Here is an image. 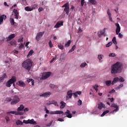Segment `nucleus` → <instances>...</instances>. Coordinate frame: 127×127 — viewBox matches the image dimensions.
Masks as SVG:
<instances>
[{"label":"nucleus","instance_id":"obj_1","mask_svg":"<svg viewBox=\"0 0 127 127\" xmlns=\"http://www.w3.org/2000/svg\"><path fill=\"white\" fill-rule=\"evenodd\" d=\"M123 67V64L119 62L113 64L111 66V74H118V73H121Z\"/></svg>","mask_w":127,"mask_h":127},{"label":"nucleus","instance_id":"obj_2","mask_svg":"<svg viewBox=\"0 0 127 127\" xmlns=\"http://www.w3.org/2000/svg\"><path fill=\"white\" fill-rule=\"evenodd\" d=\"M22 67L29 72L31 69V67H32V61L31 60L29 59L24 61L22 64Z\"/></svg>","mask_w":127,"mask_h":127},{"label":"nucleus","instance_id":"obj_3","mask_svg":"<svg viewBox=\"0 0 127 127\" xmlns=\"http://www.w3.org/2000/svg\"><path fill=\"white\" fill-rule=\"evenodd\" d=\"M20 102V98L17 95H15L13 96V99L11 102V105H16L17 103Z\"/></svg>","mask_w":127,"mask_h":127},{"label":"nucleus","instance_id":"obj_4","mask_svg":"<svg viewBox=\"0 0 127 127\" xmlns=\"http://www.w3.org/2000/svg\"><path fill=\"white\" fill-rule=\"evenodd\" d=\"M15 82H16V78L15 76H12L11 79H10L6 83V87H10L11 86V84L12 83H14Z\"/></svg>","mask_w":127,"mask_h":127},{"label":"nucleus","instance_id":"obj_5","mask_svg":"<svg viewBox=\"0 0 127 127\" xmlns=\"http://www.w3.org/2000/svg\"><path fill=\"white\" fill-rule=\"evenodd\" d=\"M62 7H64V11L66 13V14L68 15L70 11V8H69V2H66L62 6Z\"/></svg>","mask_w":127,"mask_h":127},{"label":"nucleus","instance_id":"obj_6","mask_svg":"<svg viewBox=\"0 0 127 127\" xmlns=\"http://www.w3.org/2000/svg\"><path fill=\"white\" fill-rule=\"evenodd\" d=\"M51 74H52L51 72H45L42 74L41 79H42V80H45L46 79H47V78H49V77H50Z\"/></svg>","mask_w":127,"mask_h":127},{"label":"nucleus","instance_id":"obj_7","mask_svg":"<svg viewBox=\"0 0 127 127\" xmlns=\"http://www.w3.org/2000/svg\"><path fill=\"white\" fill-rule=\"evenodd\" d=\"M45 32V31H43L37 33L36 37V40H37V41H39V40L41 39V37L43 36V34H44Z\"/></svg>","mask_w":127,"mask_h":127},{"label":"nucleus","instance_id":"obj_8","mask_svg":"<svg viewBox=\"0 0 127 127\" xmlns=\"http://www.w3.org/2000/svg\"><path fill=\"white\" fill-rule=\"evenodd\" d=\"M110 107H111V108H115V109H116L111 112V114H114V113H116V112H118V111H119V106L116 104H112Z\"/></svg>","mask_w":127,"mask_h":127},{"label":"nucleus","instance_id":"obj_9","mask_svg":"<svg viewBox=\"0 0 127 127\" xmlns=\"http://www.w3.org/2000/svg\"><path fill=\"white\" fill-rule=\"evenodd\" d=\"M72 96H73V93H72V90H68L67 92V94L65 96L66 100H68L69 99L72 98Z\"/></svg>","mask_w":127,"mask_h":127},{"label":"nucleus","instance_id":"obj_10","mask_svg":"<svg viewBox=\"0 0 127 127\" xmlns=\"http://www.w3.org/2000/svg\"><path fill=\"white\" fill-rule=\"evenodd\" d=\"M116 26V32L117 35H119V33L121 32V27L120 26V24L119 23H115Z\"/></svg>","mask_w":127,"mask_h":127},{"label":"nucleus","instance_id":"obj_11","mask_svg":"<svg viewBox=\"0 0 127 127\" xmlns=\"http://www.w3.org/2000/svg\"><path fill=\"white\" fill-rule=\"evenodd\" d=\"M51 95V92H47L40 95V97H44V98H48V97H50Z\"/></svg>","mask_w":127,"mask_h":127},{"label":"nucleus","instance_id":"obj_12","mask_svg":"<svg viewBox=\"0 0 127 127\" xmlns=\"http://www.w3.org/2000/svg\"><path fill=\"white\" fill-rule=\"evenodd\" d=\"M3 19L4 20L6 19V15L5 14L0 15V24H2V22H3Z\"/></svg>","mask_w":127,"mask_h":127},{"label":"nucleus","instance_id":"obj_13","mask_svg":"<svg viewBox=\"0 0 127 127\" xmlns=\"http://www.w3.org/2000/svg\"><path fill=\"white\" fill-rule=\"evenodd\" d=\"M13 12L14 13L15 18H16V19H18V16L19 15V13H18V11H17V9H14Z\"/></svg>","mask_w":127,"mask_h":127},{"label":"nucleus","instance_id":"obj_14","mask_svg":"<svg viewBox=\"0 0 127 127\" xmlns=\"http://www.w3.org/2000/svg\"><path fill=\"white\" fill-rule=\"evenodd\" d=\"M63 25V22L62 21H58L57 24L55 25V28H59L61 26Z\"/></svg>","mask_w":127,"mask_h":127},{"label":"nucleus","instance_id":"obj_15","mask_svg":"<svg viewBox=\"0 0 127 127\" xmlns=\"http://www.w3.org/2000/svg\"><path fill=\"white\" fill-rule=\"evenodd\" d=\"M103 108L105 109L106 108V106L105 105V104H104V103L100 102L98 104V108L99 109V110H102Z\"/></svg>","mask_w":127,"mask_h":127},{"label":"nucleus","instance_id":"obj_16","mask_svg":"<svg viewBox=\"0 0 127 127\" xmlns=\"http://www.w3.org/2000/svg\"><path fill=\"white\" fill-rule=\"evenodd\" d=\"M14 37H15V35L14 34H11V35H9L7 38L6 41H10L11 39H13Z\"/></svg>","mask_w":127,"mask_h":127},{"label":"nucleus","instance_id":"obj_17","mask_svg":"<svg viewBox=\"0 0 127 127\" xmlns=\"http://www.w3.org/2000/svg\"><path fill=\"white\" fill-rule=\"evenodd\" d=\"M7 114H12V115H23V113H18L17 112H15V111H10V112H7Z\"/></svg>","mask_w":127,"mask_h":127},{"label":"nucleus","instance_id":"obj_18","mask_svg":"<svg viewBox=\"0 0 127 127\" xmlns=\"http://www.w3.org/2000/svg\"><path fill=\"white\" fill-rule=\"evenodd\" d=\"M106 32V28H105L102 31H100V33L98 32V37H102V35H103L104 33H105Z\"/></svg>","mask_w":127,"mask_h":127},{"label":"nucleus","instance_id":"obj_19","mask_svg":"<svg viewBox=\"0 0 127 127\" xmlns=\"http://www.w3.org/2000/svg\"><path fill=\"white\" fill-rule=\"evenodd\" d=\"M51 115H54V114H56V115H61L64 114V112L63 111H55V112H51Z\"/></svg>","mask_w":127,"mask_h":127},{"label":"nucleus","instance_id":"obj_20","mask_svg":"<svg viewBox=\"0 0 127 127\" xmlns=\"http://www.w3.org/2000/svg\"><path fill=\"white\" fill-rule=\"evenodd\" d=\"M18 83L19 84L18 85L20 87H25V86L26 85L25 83H24V82L22 81V80H19L18 81Z\"/></svg>","mask_w":127,"mask_h":127},{"label":"nucleus","instance_id":"obj_21","mask_svg":"<svg viewBox=\"0 0 127 127\" xmlns=\"http://www.w3.org/2000/svg\"><path fill=\"white\" fill-rule=\"evenodd\" d=\"M60 104V109H64L65 107H66V103L64 102V101H61Z\"/></svg>","mask_w":127,"mask_h":127},{"label":"nucleus","instance_id":"obj_22","mask_svg":"<svg viewBox=\"0 0 127 127\" xmlns=\"http://www.w3.org/2000/svg\"><path fill=\"white\" fill-rule=\"evenodd\" d=\"M119 80L120 78H119V77L114 78L113 81L112 82V85H115V83L119 81Z\"/></svg>","mask_w":127,"mask_h":127},{"label":"nucleus","instance_id":"obj_23","mask_svg":"<svg viewBox=\"0 0 127 127\" xmlns=\"http://www.w3.org/2000/svg\"><path fill=\"white\" fill-rule=\"evenodd\" d=\"M24 110V106L22 104L20 105V107L17 108L18 112H20V111H23Z\"/></svg>","mask_w":127,"mask_h":127},{"label":"nucleus","instance_id":"obj_24","mask_svg":"<svg viewBox=\"0 0 127 127\" xmlns=\"http://www.w3.org/2000/svg\"><path fill=\"white\" fill-rule=\"evenodd\" d=\"M29 124L30 125H37V123L34 121V119L29 120Z\"/></svg>","mask_w":127,"mask_h":127},{"label":"nucleus","instance_id":"obj_25","mask_svg":"<svg viewBox=\"0 0 127 127\" xmlns=\"http://www.w3.org/2000/svg\"><path fill=\"white\" fill-rule=\"evenodd\" d=\"M50 87L52 89H58V86L54 85L53 84H50Z\"/></svg>","mask_w":127,"mask_h":127},{"label":"nucleus","instance_id":"obj_26","mask_svg":"<svg viewBox=\"0 0 127 127\" xmlns=\"http://www.w3.org/2000/svg\"><path fill=\"white\" fill-rule=\"evenodd\" d=\"M71 40H68L66 43L64 44V47H69L70 46V44H71Z\"/></svg>","mask_w":127,"mask_h":127},{"label":"nucleus","instance_id":"obj_27","mask_svg":"<svg viewBox=\"0 0 127 127\" xmlns=\"http://www.w3.org/2000/svg\"><path fill=\"white\" fill-rule=\"evenodd\" d=\"M76 49V45H73L71 49L68 51V53H71V52H73Z\"/></svg>","mask_w":127,"mask_h":127},{"label":"nucleus","instance_id":"obj_28","mask_svg":"<svg viewBox=\"0 0 127 127\" xmlns=\"http://www.w3.org/2000/svg\"><path fill=\"white\" fill-rule=\"evenodd\" d=\"M25 10L26 11H32V8L28 6L25 7Z\"/></svg>","mask_w":127,"mask_h":127},{"label":"nucleus","instance_id":"obj_29","mask_svg":"<svg viewBox=\"0 0 127 127\" xmlns=\"http://www.w3.org/2000/svg\"><path fill=\"white\" fill-rule=\"evenodd\" d=\"M108 113H110L109 110H106L103 112V113L101 114V117H104L105 116V115H107V114H108Z\"/></svg>","mask_w":127,"mask_h":127},{"label":"nucleus","instance_id":"obj_30","mask_svg":"<svg viewBox=\"0 0 127 127\" xmlns=\"http://www.w3.org/2000/svg\"><path fill=\"white\" fill-rule=\"evenodd\" d=\"M105 84L107 87H109V86H111V84H112V81L111 80H107L105 82Z\"/></svg>","mask_w":127,"mask_h":127},{"label":"nucleus","instance_id":"obj_31","mask_svg":"<svg viewBox=\"0 0 127 127\" xmlns=\"http://www.w3.org/2000/svg\"><path fill=\"white\" fill-rule=\"evenodd\" d=\"M16 124L17 125V126H22V125H23V123H22V122H21V121L20 120H18L16 121Z\"/></svg>","mask_w":127,"mask_h":127},{"label":"nucleus","instance_id":"obj_32","mask_svg":"<svg viewBox=\"0 0 127 127\" xmlns=\"http://www.w3.org/2000/svg\"><path fill=\"white\" fill-rule=\"evenodd\" d=\"M33 53H34V51H33V50H31L29 52L28 55L27 56V58H28V57H29V56H31V55H32V54H33Z\"/></svg>","mask_w":127,"mask_h":127},{"label":"nucleus","instance_id":"obj_33","mask_svg":"<svg viewBox=\"0 0 127 127\" xmlns=\"http://www.w3.org/2000/svg\"><path fill=\"white\" fill-rule=\"evenodd\" d=\"M9 44L12 46H16V41H10L9 42Z\"/></svg>","mask_w":127,"mask_h":127},{"label":"nucleus","instance_id":"obj_34","mask_svg":"<svg viewBox=\"0 0 127 127\" xmlns=\"http://www.w3.org/2000/svg\"><path fill=\"white\" fill-rule=\"evenodd\" d=\"M58 47L59 49H61V50H63L64 49V46L61 44H60L58 45Z\"/></svg>","mask_w":127,"mask_h":127},{"label":"nucleus","instance_id":"obj_35","mask_svg":"<svg viewBox=\"0 0 127 127\" xmlns=\"http://www.w3.org/2000/svg\"><path fill=\"white\" fill-rule=\"evenodd\" d=\"M112 42H113L114 44H115V45H117V44H118V42H117L116 37H113L112 39Z\"/></svg>","mask_w":127,"mask_h":127},{"label":"nucleus","instance_id":"obj_36","mask_svg":"<svg viewBox=\"0 0 127 127\" xmlns=\"http://www.w3.org/2000/svg\"><path fill=\"white\" fill-rule=\"evenodd\" d=\"M87 63H83L82 64H81L80 65V67L81 68H84V67H86V66H87Z\"/></svg>","mask_w":127,"mask_h":127},{"label":"nucleus","instance_id":"obj_37","mask_svg":"<svg viewBox=\"0 0 127 127\" xmlns=\"http://www.w3.org/2000/svg\"><path fill=\"white\" fill-rule=\"evenodd\" d=\"M31 8H32V10H33V9H36V8H38V5L36 4H35L33 5Z\"/></svg>","mask_w":127,"mask_h":127},{"label":"nucleus","instance_id":"obj_38","mask_svg":"<svg viewBox=\"0 0 127 127\" xmlns=\"http://www.w3.org/2000/svg\"><path fill=\"white\" fill-rule=\"evenodd\" d=\"M90 2L92 3V4H97V1L96 0H89Z\"/></svg>","mask_w":127,"mask_h":127},{"label":"nucleus","instance_id":"obj_39","mask_svg":"<svg viewBox=\"0 0 127 127\" xmlns=\"http://www.w3.org/2000/svg\"><path fill=\"white\" fill-rule=\"evenodd\" d=\"M10 21L11 25H14V19L13 18H10Z\"/></svg>","mask_w":127,"mask_h":127},{"label":"nucleus","instance_id":"obj_40","mask_svg":"<svg viewBox=\"0 0 127 127\" xmlns=\"http://www.w3.org/2000/svg\"><path fill=\"white\" fill-rule=\"evenodd\" d=\"M103 57H104V56L103 55H99L98 56V59H99V61H101V60L103 59Z\"/></svg>","mask_w":127,"mask_h":127},{"label":"nucleus","instance_id":"obj_41","mask_svg":"<svg viewBox=\"0 0 127 127\" xmlns=\"http://www.w3.org/2000/svg\"><path fill=\"white\" fill-rule=\"evenodd\" d=\"M69 114H70V111H69V110H67L66 112L63 113L62 116H65V115H68Z\"/></svg>","mask_w":127,"mask_h":127},{"label":"nucleus","instance_id":"obj_42","mask_svg":"<svg viewBox=\"0 0 127 127\" xmlns=\"http://www.w3.org/2000/svg\"><path fill=\"white\" fill-rule=\"evenodd\" d=\"M94 89H95L96 92H98V88H99V85L98 84H95V86L93 87Z\"/></svg>","mask_w":127,"mask_h":127},{"label":"nucleus","instance_id":"obj_43","mask_svg":"<svg viewBox=\"0 0 127 127\" xmlns=\"http://www.w3.org/2000/svg\"><path fill=\"white\" fill-rule=\"evenodd\" d=\"M49 46L50 48H52L53 47V44H52V42H51V41H49Z\"/></svg>","mask_w":127,"mask_h":127},{"label":"nucleus","instance_id":"obj_44","mask_svg":"<svg viewBox=\"0 0 127 127\" xmlns=\"http://www.w3.org/2000/svg\"><path fill=\"white\" fill-rule=\"evenodd\" d=\"M109 57H116V54L111 53L109 54Z\"/></svg>","mask_w":127,"mask_h":127},{"label":"nucleus","instance_id":"obj_45","mask_svg":"<svg viewBox=\"0 0 127 127\" xmlns=\"http://www.w3.org/2000/svg\"><path fill=\"white\" fill-rule=\"evenodd\" d=\"M113 45V42H110L106 45V47H110L111 45Z\"/></svg>","mask_w":127,"mask_h":127},{"label":"nucleus","instance_id":"obj_46","mask_svg":"<svg viewBox=\"0 0 127 127\" xmlns=\"http://www.w3.org/2000/svg\"><path fill=\"white\" fill-rule=\"evenodd\" d=\"M23 47H24V45H23V44L21 43L18 48L20 50H21Z\"/></svg>","mask_w":127,"mask_h":127},{"label":"nucleus","instance_id":"obj_47","mask_svg":"<svg viewBox=\"0 0 127 127\" xmlns=\"http://www.w3.org/2000/svg\"><path fill=\"white\" fill-rule=\"evenodd\" d=\"M123 87H124V84H121L119 85V86L116 88V89L119 90V89H121V88H123Z\"/></svg>","mask_w":127,"mask_h":127},{"label":"nucleus","instance_id":"obj_48","mask_svg":"<svg viewBox=\"0 0 127 127\" xmlns=\"http://www.w3.org/2000/svg\"><path fill=\"white\" fill-rule=\"evenodd\" d=\"M78 106H81L82 105V100L79 99L77 101Z\"/></svg>","mask_w":127,"mask_h":127},{"label":"nucleus","instance_id":"obj_49","mask_svg":"<svg viewBox=\"0 0 127 127\" xmlns=\"http://www.w3.org/2000/svg\"><path fill=\"white\" fill-rule=\"evenodd\" d=\"M49 105H54L55 106H57V107H59L58 103H57L56 101L55 102V103H50Z\"/></svg>","mask_w":127,"mask_h":127},{"label":"nucleus","instance_id":"obj_50","mask_svg":"<svg viewBox=\"0 0 127 127\" xmlns=\"http://www.w3.org/2000/svg\"><path fill=\"white\" fill-rule=\"evenodd\" d=\"M23 123H24V124H26V125H27L29 124V120H23Z\"/></svg>","mask_w":127,"mask_h":127},{"label":"nucleus","instance_id":"obj_51","mask_svg":"<svg viewBox=\"0 0 127 127\" xmlns=\"http://www.w3.org/2000/svg\"><path fill=\"white\" fill-rule=\"evenodd\" d=\"M119 82H125V79L123 77H121L119 78Z\"/></svg>","mask_w":127,"mask_h":127},{"label":"nucleus","instance_id":"obj_52","mask_svg":"<svg viewBox=\"0 0 127 127\" xmlns=\"http://www.w3.org/2000/svg\"><path fill=\"white\" fill-rule=\"evenodd\" d=\"M56 58H57V55H56V56H55V57H54V58H53V59H52V60H51L50 63H52L53 62V61H54V60H55V59H56Z\"/></svg>","mask_w":127,"mask_h":127},{"label":"nucleus","instance_id":"obj_53","mask_svg":"<svg viewBox=\"0 0 127 127\" xmlns=\"http://www.w3.org/2000/svg\"><path fill=\"white\" fill-rule=\"evenodd\" d=\"M1 78H3V80H4V79H5L6 78H7V76H6V74L4 73L2 75V76L1 77Z\"/></svg>","mask_w":127,"mask_h":127},{"label":"nucleus","instance_id":"obj_54","mask_svg":"<svg viewBox=\"0 0 127 127\" xmlns=\"http://www.w3.org/2000/svg\"><path fill=\"white\" fill-rule=\"evenodd\" d=\"M84 3H85V0H81V6H83Z\"/></svg>","mask_w":127,"mask_h":127},{"label":"nucleus","instance_id":"obj_55","mask_svg":"<svg viewBox=\"0 0 127 127\" xmlns=\"http://www.w3.org/2000/svg\"><path fill=\"white\" fill-rule=\"evenodd\" d=\"M115 92H116V90H115V89H112V90L109 91V93L113 94V93H115Z\"/></svg>","mask_w":127,"mask_h":127},{"label":"nucleus","instance_id":"obj_56","mask_svg":"<svg viewBox=\"0 0 127 127\" xmlns=\"http://www.w3.org/2000/svg\"><path fill=\"white\" fill-rule=\"evenodd\" d=\"M52 123H53V120H52L50 123L47 125V127H50L52 125Z\"/></svg>","mask_w":127,"mask_h":127},{"label":"nucleus","instance_id":"obj_57","mask_svg":"<svg viewBox=\"0 0 127 127\" xmlns=\"http://www.w3.org/2000/svg\"><path fill=\"white\" fill-rule=\"evenodd\" d=\"M22 1H23V3H24V5H27V4H28L27 3V1H26V0H23Z\"/></svg>","mask_w":127,"mask_h":127},{"label":"nucleus","instance_id":"obj_58","mask_svg":"<svg viewBox=\"0 0 127 127\" xmlns=\"http://www.w3.org/2000/svg\"><path fill=\"white\" fill-rule=\"evenodd\" d=\"M23 41V38H20L18 40V42H22Z\"/></svg>","mask_w":127,"mask_h":127},{"label":"nucleus","instance_id":"obj_59","mask_svg":"<svg viewBox=\"0 0 127 127\" xmlns=\"http://www.w3.org/2000/svg\"><path fill=\"white\" fill-rule=\"evenodd\" d=\"M83 31V30H82V29H81V27H79V28H78V33H81V32H82Z\"/></svg>","mask_w":127,"mask_h":127},{"label":"nucleus","instance_id":"obj_60","mask_svg":"<svg viewBox=\"0 0 127 127\" xmlns=\"http://www.w3.org/2000/svg\"><path fill=\"white\" fill-rule=\"evenodd\" d=\"M118 35H119V38H123V34H122L121 33H119V34H118Z\"/></svg>","mask_w":127,"mask_h":127},{"label":"nucleus","instance_id":"obj_61","mask_svg":"<svg viewBox=\"0 0 127 127\" xmlns=\"http://www.w3.org/2000/svg\"><path fill=\"white\" fill-rule=\"evenodd\" d=\"M67 118H68L69 119H71L72 118V115L71 114H68V115H66Z\"/></svg>","mask_w":127,"mask_h":127},{"label":"nucleus","instance_id":"obj_62","mask_svg":"<svg viewBox=\"0 0 127 127\" xmlns=\"http://www.w3.org/2000/svg\"><path fill=\"white\" fill-rule=\"evenodd\" d=\"M42 10H43V8L42 7H40L38 9L39 12L42 11Z\"/></svg>","mask_w":127,"mask_h":127},{"label":"nucleus","instance_id":"obj_63","mask_svg":"<svg viewBox=\"0 0 127 127\" xmlns=\"http://www.w3.org/2000/svg\"><path fill=\"white\" fill-rule=\"evenodd\" d=\"M11 100L12 101V99H11V98H10V97H8V98H6V101L7 102H10V101H11Z\"/></svg>","mask_w":127,"mask_h":127},{"label":"nucleus","instance_id":"obj_64","mask_svg":"<svg viewBox=\"0 0 127 127\" xmlns=\"http://www.w3.org/2000/svg\"><path fill=\"white\" fill-rule=\"evenodd\" d=\"M58 121L59 122H64V119H62V118H59L58 119Z\"/></svg>","mask_w":127,"mask_h":127}]
</instances>
